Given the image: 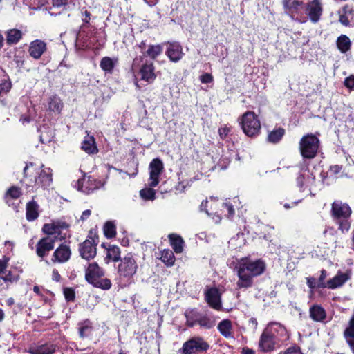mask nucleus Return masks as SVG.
Instances as JSON below:
<instances>
[{
	"mask_svg": "<svg viewBox=\"0 0 354 354\" xmlns=\"http://www.w3.org/2000/svg\"><path fill=\"white\" fill-rule=\"evenodd\" d=\"M342 169V166L335 165L330 167L329 172L330 173V174L337 175L341 171Z\"/></svg>",
	"mask_w": 354,
	"mask_h": 354,
	"instance_id": "58",
	"label": "nucleus"
},
{
	"mask_svg": "<svg viewBox=\"0 0 354 354\" xmlns=\"http://www.w3.org/2000/svg\"><path fill=\"white\" fill-rule=\"evenodd\" d=\"M47 50L46 43L41 39H35L29 44L28 52L34 59H39Z\"/></svg>",
	"mask_w": 354,
	"mask_h": 354,
	"instance_id": "16",
	"label": "nucleus"
},
{
	"mask_svg": "<svg viewBox=\"0 0 354 354\" xmlns=\"http://www.w3.org/2000/svg\"><path fill=\"white\" fill-rule=\"evenodd\" d=\"M39 205L34 200L29 201L26 207V216L28 221H33L39 216Z\"/></svg>",
	"mask_w": 354,
	"mask_h": 354,
	"instance_id": "25",
	"label": "nucleus"
},
{
	"mask_svg": "<svg viewBox=\"0 0 354 354\" xmlns=\"http://www.w3.org/2000/svg\"><path fill=\"white\" fill-rule=\"evenodd\" d=\"M166 54L170 61L173 62H178L180 61L184 55L182 46L176 41L168 42Z\"/></svg>",
	"mask_w": 354,
	"mask_h": 354,
	"instance_id": "20",
	"label": "nucleus"
},
{
	"mask_svg": "<svg viewBox=\"0 0 354 354\" xmlns=\"http://www.w3.org/2000/svg\"><path fill=\"white\" fill-rule=\"evenodd\" d=\"M306 279H307L306 283L310 289L321 288V287H319L318 286L319 283L315 278L308 277Z\"/></svg>",
	"mask_w": 354,
	"mask_h": 354,
	"instance_id": "52",
	"label": "nucleus"
},
{
	"mask_svg": "<svg viewBox=\"0 0 354 354\" xmlns=\"http://www.w3.org/2000/svg\"><path fill=\"white\" fill-rule=\"evenodd\" d=\"M285 354H303L299 350L295 348H289L286 351Z\"/></svg>",
	"mask_w": 354,
	"mask_h": 354,
	"instance_id": "64",
	"label": "nucleus"
},
{
	"mask_svg": "<svg viewBox=\"0 0 354 354\" xmlns=\"http://www.w3.org/2000/svg\"><path fill=\"white\" fill-rule=\"evenodd\" d=\"M339 21L344 26H348L350 23L347 15L339 14Z\"/></svg>",
	"mask_w": 354,
	"mask_h": 354,
	"instance_id": "60",
	"label": "nucleus"
},
{
	"mask_svg": "<svg viewBox=\"0 0 354 354\" xmlns=\"http://www.w3.org/2000/svg\"><path fill=\"white\" fill-rule=\"evenodd\" d=\"M91 211L90 209L84 210L80 216V220L82 221H86L91 216Z\"/></svg>",
	"mask_w": 354,
	"mask_h": 354,
	"instance_id": "62",
	"label": "nucleus"
},
{
	"mask_svg": "<svg viewBox=\"0 0 354 354\" xmlns=\"http://www.w3.org/2000/svg\"><path fill=\"white\" fill-rule=\"evenodd\" d=\"M71 255V252L69 246L62 244L55 250L52 261L63 263L69 260Z\"/></svg>",
	"mask_w": 354,
	"mask_h": 354,
	"instance_id": "21",
	"label": "nucleus"
},
{
	"mask_svg": "<svg viewBox=\"0 0 354 354\" xmlns=\"http://www.w3.org/2000/svg\"><path fill=\"white\" fill-rule=\"evenodd\" d=\"M186 324L189 327L200 326L201 328L210 329L214 326V322L205 313H201L196 308L185 310Z\"/></svg>",
	"mask_w": 354,
	"mask_h": 354,
	"instance_id": "4",
	"label": "nucleus"
},
{
	"mask_svg": "<svg viewBox=\"0 0 354 354\" xmlns=\"http://www.w3.org/2000/svg\"><path fill=\"white\" fill-rule=\"evenodd\" d=\"M232 324L228 319L222 320L218 325V330L225 337L231 336Z\"/></svg>",
	"mask_w": 354,
	"mask_h": 354,
	"instance_id": "34",
	"label": "nucleus"
},
{
	"mask_svg": "<svg viewBox=\"0 0 354 354\" xmlns=\"http://www.w3.org/2000/svg\"><path fill=\"white\" fill-rule=\"evenodd\" d=\"M82 149L88 154H95L97 152L95 138L92 136L87 135L82 142Z\"/></svg>",
	"mask_w": 354,
	"mask_h": 354,
	"instance_id": "26",
	"label": "nucleus"
},
{
	"mask_svg": "<svg viewBox=\"0 0 354 354\" xmlns=\"http://www.w3.org/2000/svg\"><path fill=\"white\" fill-rule=\"evenodd\" d=\"M209 348V344L203 337L196 335L185 341L178 351V354H201L207 352Z\"/></svg>",
	"mask_w": 354,
	"mask_h": 354,
	"instance_id": "5",
	"label": "nucleus"
},
{
	"mask_svg": "<svg viewBox=\"0 0 354 354\" xmlns=\"http://www.w3.org/2000/svg\"><path fill=\"white\" fill-rule=\"evenodd\" d=\"M230 131V129L226 126L221 127L218 129V134L222 140H225Z\"/></svg>",
	"mask_w": 354,
	"mask_h": 354,
	"instance_id": "54",
	"label": "nucleus"
},
{
	"mask_svg": "<svg viewBox=\"0 0 354 354\" xmlns=\"http://www.w3.org/2000/svg\"><path fill=\"white\" fill-rule=\"evenodd\" d=\"M8 259H0V276L6 272L8 266Z\"/></svg>",
	"mask_w": 354,
	"mask_h": 354,
	"instance_id": "57",
	"label": "nucleus"
},
{
	"mask_svg": "<svg viewBox=\"0 0 354 354\" xmlns=\"http://www.w3.org/2000/svg\"><path fill=\"white\" fill-rule=\"evenodd\" d=\"M171 246L176 253H181L183 250L184 241L183 239L176 234L169 236Z\"/></svg>",
	"mask_w": 354,
	"mask_h": 354,
	"instance_id": "32",
	"label": "nucleus"
},
{
	"mask_svg": "<svg viewBox=\"0 0 354 354\" xmlns=\"http://www.w3.org/2000/svg\"><path fill=\"white\" fill-rule=\"evenodd\" d=\"M349 278V272H338L335 277L326 281V286H328V288L335 289L344 285Z\"/></svg>",
	"mask_w": 354,
	"mask_h": 354,
	"instance_id": "24",
	"label": "nucleus"
},
{
	"mask_svg": "<svg viewBox=\"0 0 354 354\" xmlns=\"http://www.w3.org/2000/svg\"><path fill=\"white\" fill-rule=\"evenodd\" d=\"M344 337L346 339L354 338V315L349 322V326L344 330Z\"/></svg>",
	"mask_w": 354,
	"mask_h": 354,
	"instance_id": "44",
	"label": "nucleus"
},
{
	"mask_svg": "<svg viewBox=\"0 0 354 354\" xmlns=\"http://www.w3.org/2000/svg\"><path fill=\"white\" fill-rule=\"evenodd\" d=\"M21 194V192L19 188L17 187H12L7 191L6 197H10L16 199L20 196Z\"/></svg>",
	"mask_w": 354,
	"mask_h": 354,
	"instance_id": "47",
	"label": "nucleus"
},
{
	"mask_svg": "<svg viewBox=\"0 0 354 354\" xmlns=\"http://www.w3.org/2000/svg\"><path fill=\"white\" fill-rule=\"evenodd\" d=\"M58 348L57 344L51 342H38L32 344L27 352L30 354H53Z\"/></svg>",
	"mask_w": 354,
	"mask_h": 354,
	"instance_id": "12",
	"label": "nucleus"
},
{
	"mask_svg": "<svg viewBox=\"0 0 354 354\" xmlns=\"http://www.w3.org/2000/svg\"><path fill=\"white\" fill-rule=\"evenodd\" d=\"M200 80L203 84L211 83L213 81V77L211 74L205 73L200 76Z\"/></svg>",
	"mask_w": 354,
	"mask_h": 354,
	"instance_id": "53",
	"label": "nucleus"
},
{
	"mask_svg": "<svg viewBox=\"0 0 354 354\" xmlns=\"http://www.w3.org/2000/svg\"><path fill=\"white\" fill-rule=\"evenodd\" d=\"M221 295L218 289L216 288H211L206 290L205 298L210 307L215 310H221Z\"/></svg>",
	"mask_w": 354,
	"mask_h": 354,
	"instance_id": "15",
	"label": "nucleus"
},
{
	"mask_svg": "<svg viewBox=\"0 0 354 354\" xmlns=\"http://www.w3.org/2000/svg\"><path fill=\"white\" fill-rule=\"evenodd\" d=\"M276 339L267 330H264L262 333L259 342V349L263 352H269L274 348Z\"/></svg>",
	"mask_w": 354,
	"mask_h": 354,
	"instance_id": "19",
	"label": "nucleus"
},
{
	"mask_svg": "<svg viewBox=\"0 0 354 354\" xmlns=\"http://www.w3.org/2000/svg\"><path fill=\"white\" fill-rule=\"evenodd\" d=\"M353 12V9L348 5H346L342 8V12L340 14L348 15H351Z\"/></svg>",
	"mask_w": 354,
	"mask_h": 354,
	"instance_id": "61",
	"label": "nucleus"
},
{
	"mask_svg": "<svg viewBox=\"0 0 354 354\" xmlns=\"http://www.w3.org/2000/svg\"><path fill=\"white\" fill-rule=\"evenodd\" d=\"M223 205L227 210V216H228V218L232 217L234 215V214H235V211H234L233 205L232 204L227 203V202L224 203L223 204Z\"/></svg>",
	"mask_w": 354,
	"mask_h": 354,
	"instance_id": "55",
	"label": "nucleus"
},
{
	"mask_svg": "<svg viewBox=\"0 0 354 354\" xmlns=\"http://www.w3.org/2000/svg\"><path fill=\"white\" fill-rule=\"evenodd\" d=\"M351 213V209L347 203L341 201H335L333 203L331 215L335 222L339 225V230L342 233L348 232L350 230Z\"/></svg>",
	"mask_w": 354,
	"mask_h": 354,
	"instance_id": "2",
	"label": "nucleus"
},
{
	"mask_svg": "<svg viewBox=\"0 0 354 354\" xmlns=\"http://www.w3.org/2000/svg\"><path fill=\"white\" fill-rule=\"evenodd\" d=\"M161 260L167 266H171L174 263V255L171 250H164L162 254Z\"/></svg>",
	"mask_w": 354,
	"mask_h": 354,
	"instance_id": "42",
	"label": "nucleus"
},
{
	"mask_svg": "<svg viewBox=\"0 0 354 354\" xmlns=\"http://www.w3.org/2000/svg\"><path fill=\"white\" fill-rule=\"evenodd\" d=\"M153 187L142 189L140 191V197L145 201H153L156 198V192Z\"/></svg>",
	"mask_w": 354,
	"mask_h": 354,
	"instance_id": "40",
	"label": "nucleus"
},
{
	"mask_svg": "<svg viewBox=\"0 0 354 354\" xmlns=\"http://www.w3.org/2000/svg\"><path fill=\"white\" fill-rule=\"evenodd\" d=\"M64 295L66 301H73L75 299V292L72 288H66L64 289Z\"/></svg>",
	"mask_w": 354,
	"mask_h": 354,
	"instance_id": "50",
	"label": "nucleus"
},
{
	"mask_svg": "<svg viewBox=\"0 0 354 354\" xmlns=\"http://www.w3.org/2000/svg\"><path fill=\"white\" fill-rule=\"evenodd\" d=\"M104 234L109 239L113 238L116 234L115 225L112 221H107L104 225Z\"/></svg>",
	"mask_w": 354,
	"mask_h": 354,
	"instance_id": "39",
	"label": "nucleus"
},
{
	"mask_svg": "<svg viewBox=\"0 0 354 354\" xmlns=\"http://www.w3.org/2000/svg\"><path fill=\"white\" fill-rule=\"evenodd\" d=\"M42 230L45 234L50 236L54 234H57L54 221L52 223L44 224Z\"/></svg>",
	"mask_w": 354,
	"mask_h": 354,
	"instance_id": "46",
	"label": "nucleus"
},
{
	"mask_svg": "<svg viewBox=\"0 0 354 354\" xmlns=\"http://www.w3.org/2000/svg\"><path fill=\"white\" fill-rule=\"evenodd\" d=\"M285 134V130L283 128L273 129L268 133V140L271 143L279 142Z\"/></svg>",
	"mask_w": 354,
	"mask_h": 354,
	"instance_id": "33",
	"label": "nucleus"
},
{
	"mask_svg": "<svg viewBox=\"0 0 354 354\" xmlns=\"http://www.w3.org/2000/svg\"><path fill=\"white\" fill-rule=\"evenodd\" d=\"M344 85L349 91H354V75H351L350 76L347 77L344 80Z\"/></svg>",
	"mask_w": 354,
	"mask_h": 354,
	"instance_id": "49",
	"label": "nucleus"
},
{
	"mask_svg": "<svg viewBox=\"0 0 354 354\" xmlns=\"http://www.w3.org/2000/svg\"><path fill=\"white\" fill-rule=\"evenodd\" d=\"M22 37V32L17 29H11L6 32V41L9 45L18 43Z\"/></svg>",
	"mask_w": 354,
	"mask_h": 354,
	"instance_id": "31",
	"label": "nucleus"
},
{
	"mask_svg": "<svg viewBox=\"0 0 354 354\" xmlns=\"http://www.w3.org/2000/svg\"><path fill=\"white\" fill-rule=\"evenodd\" d=\"M257 320L256 318H254V317H251L250 319H249V326L252 328L254 330H256L257 327Z\"/></svg>",
	"mask_w": 354,
	"mask_h": 354,
	"instance_id": "63",
	"label": "nucleus"
},
{
	"mask_svg": "<svg viewBox=\"0 0 354 354\" xmlns=\"http://www.w3.org/2000/svg\"><path fill=\"white\" fill-rule=\"evenodd\" d=\"M56 238V236H48L40 239L37 244V254L39 257H44L48 252L54 248Z\"/></svg>",
	"mask_w": 354,
	"mask_h": 354,
	"instance_id": "14",
	"label": "nucleus"
},
{
	"mask_svg": "<svg viewBox=\"0 0 354 354\" xmlns=\"http://www.w3.org/2000/svg\"><path fill=\"white\" fill-rule=\"evenodd\" d=\"M164 169L162 161L160 158H154L149 165V178L148 185L149 187H156L160 182V176Z\"/></svg>",
	"mask_w": 354,
	"mask_h": 354,
	"instance_id": "11",
	"label": "nucleus"
},
{
	"mask_svg": "<svg viewBox=\"0 0 354 354\" xmlns=\"http://www.w3.org/2000/svg\"><path fill=\"white\" fill-rule=\"evenodd\" d=\"M319 140L315 136L308 134L303 136L299 142V150L304 159H313L317 155Z\"/></svg>",
	"mask_w": 354,
	"mask_h": 354,
	"instance_id": "7",
	"label": "nucleus"
},
{
	"mask_svg": "<svg viewBox=\"0 0 354 354\" xmlns=\"http://www.w3.org/2000/svg\"><path fill=\"white\" fill-rule=\"evenodd\" d=\"M97 239L96 234H88V239L80 244L79 252L82 259L89 261L96 256Z\"/></svg>",
	"mask_w": 354,
	"mask_h": 354,
	"instance_id": "9",
	"label": "nucleus"
},
{
	"mask_svg": "<svg viewBox=\"0 0 354 354\" xmlns=\"http://www.w3.org/2000/svg\"><path fill=\"white\" fill-rule=\"evenodd\" d=\"M337 46L339 51L346 53L351 48L350 39L345 35H341L337 39Z\"/></svg>",
	"mask_w": 354,
	"mask_h": 354,
	"instance_id": "30",
	"label": "nucleus"
},
{
	"mask_svg": "<svg viewBox=\"0 0 354 354\" xmlns=\"http://www.w3.org/2000/svg\"><path fill=\"white\" fill-rule=\"evenodd\" d=\"M310 317L315 322H323L326 317V313L322 306L313 305L310 308Z\"/></svg>",
	"mask_w": 354,
	"mask_h": 354,
	"instance_id": "27",
	"label": "nucleus"
},
{
	"mask_svg": "<svg viewBox=\"0 0 354 354\" xmlns=\"http://www.w3.org/2000/svg\"><path fill=\"white\" fill-rule=\"evenodd\" d=\"M306 14L313 23H317L322 15L323 9L320 0H312L305 6Z\"/></svg>",
	"mask_w": 354,
	"mask_h": 354,
	"instance_id": "13",
	"label": "nucleus"
},
{
	"mask_svg": "<svg viewBox=\"0 0 354 354\" xmlns=\"http://www.w3.org/2000/svg\"><path fill=\"white\" fill-rule=\"evenodd\" d=\"M117 62V59L104 57L100 61V66L106 74H112Z\"/></svg>",
	"mask_w": 354,
	"mask_h": 354,
	"instance_id": "28",
	"label": "nucleus"
},
{
	"mask_svg": "<svg viewBox=\"0 0 354 354\" xmlns=\"http://www.w3.org/2000/svg\"><path fill=\"white\" fill-rule=\"evenodd\" d=\"M53 137H54V132L53 131H50V133L49 134L47 133L46 136L42 131L41 134L40 135V141L42 143H48V142H50L52 140Z\"/></svg>",
	"mask_w": 354,
	"mask_h": 354,
	"instance_id": "51",
	"label": "nucleus"
},
{
	"mask_svg": "<svg viewBox=\"0 0 354 354\" xmlns=\"http://www.w3.org/2000/svg\"><path fill=\"white\" fill-rule=\"evenodd\" d=\"M140 80L149 84L153 82L156 78L155 67L152 62L146 61L140 67L139 71Z\"/></svg>",
	"mask_w": 354,
	"mask_h": 354,
	"instance_id": "17",
	"label": "nucleus"
},
{
	"mask_svg": "<svg viewBox=\"0 0 354 354\" xmlns=\"http://www.w3.org/2000/svg\"><path fill=\"white\" fill-rule=\"evenodd\" d=\"M276 339L287 338L288 332L284 326L279 322H271L265 328Z\"/></svg>",
	"mask_w": 354,
	"mask_h": 354,
	"instance_id": "23",
	"label": "nucleus"
},
{
	"mask_svg": "<svg viewBox=\"0 0 354 354\" xmlns=\"http://www.w3.org/2000/svg\"><path fill=\"white\" fill-rule=\"evenodd\" d=\"M106 258L116 262L120 261V249L116 245H111L107 248Z\"/></svg>",
	"mask_w": 354,
	"mask_h": 354,
	"instance_id": "35",
	"label": "nucleus"
},
{
	"mask_svg": "<svg viewBox=\"0 0 354 354\" xmlns=\"http://www.w3.org/2000/svg\"><path fill=\"white\" fill-rule=\"evenodd\" d=\"M93 327L89 320H84L79 324V333L81 337H88L93 335Z\"/></svg>",
	"mask_w": 354,
	"mask_h": 354,
	"instance_id": "29",
	"label": "nucleus"
},
{
	"mask_svg": "<svg viewBox=\"0 0 354 354\" xmlns=\"http://www.w3.org/2000/svg\"><path fill=\"white\" fill-rule=\"evenodd\" d=\"M91 284L94 287L99 288L102 290H109L112 286L110 279L107 278H102V277L95 279Z\"/></svg>",
	"mask_w": 354,
	"mask_h": 354,
	"instance_id": "37",
	"label": "nucleus"
},
{
	"mask_svg": "<svg viewBox=\"0 0 354 354\" xmlns=\"http://www.w3.org/2000/svg\"><path fill=\"white\" fill-rule=\"evenodd\" d=\"M239 123L244 133L248 137L255 136L260 132L261 123L254 112H245Z\"/></svg>",
	"mask_w": 354,
	"mask_h": 354,
	"instance_id": "8",
	"label": "nucleus"
},
{
	"mask_svg": "<svg viewBox=\"0 0 354 354\" xmlns=\"http://www.w3.org/2000/svg\"><path fill=\"white\" fill-rule=\"evenodd\" d=\"M162 52V48L160 45H150L144 55L149 56L151 59H156Z\"/></svg>",
	"mask_w": 354,
	"mask_h": 354,
	"instance_id": "38",
	"label": "nucleus"
},
{
	"mask_svg": "<svg viewBox=\"0 0 354 354\" xmlns=\"http://www.w3.org/2000/svg\"><path fill=\"white\" fill-rule=\"evenodd\" d=\"M13 61L16 64V66L19 68H21L25 62V53L24 50H19L14 55Z\"/></svg>",
	"mask_w": 354,
	"mask_h": 354,
	"instance_id": "43",
	"label": "nucleus"
},
{
	"mask_svg": "<svg viewBox=\"0 0 354 354\" xmlns=\"http://www.w3.org/2000/svg\"><path fill=\"white\" fill-rule=\"evenodd\" d=\"M327 277V272L325 270H321V274H320V276L319 277V279H317V281L319 283V286L321 287V288H328V286H326V282H325V279Z\"/></svg>",
	"mask_w": 354,
	"mask_h": 354,
	"instance_id": "48",
	"label": "nucleus"
},
{
	"mask_svg": "<svg viewBox=\"0 0 354 354\" xmlns=\"http://www.w3.org/2000/svg\"><path fill=\"white\" fill-rule=\"evenodd\" d=\"M138 268L135 256L131 253H129L120 259L118 266V272L120 278L129 281L136 273Z\"/></svg>",
	"mask_w": 354,
	"mask_h": 354,
	"instance_id": "6",
	"label": "nucleus"
},
{
	"mask_svg": "<svg viewBox=\"0 0 354 354\" xmlns=\"http://www.w3.org/2000/svg\"><path fill=\"white\" fill-rule=\"evenodd\" d=\"M11 88V83L8 81L4 80L0 84V91L3 92H8Z\"/></svg>",
	"mask_w": 354,
	"mask_h": 354,
	"instance_id": "56",
	"label": "nucleus"
},
{
	"mask_svg": "<svg viewBox=\"0 0 354 354\" xmlns=\"http://www.w3.org/2000/svg\"><path fill=\"white\" fill-rule=\"evenodd\" d=\"M49 110L59 113L63 108V104L59 97L53 96L48 102Z\"/></svg>",
	"mask_w": 354,
	"mask_h": 354,
	"instance_id": "36",
	"label": "nucleus"
},
{
	"mask_svg": "<svg viewBox=\"0 0 354 354\" xmlns=\"http://www.w3.org/2000/svg\"><path fill=\"white\" fill-rule=\"evenodd\" d=\"M54 223L57 231V234H61L62 230H66L69 227V224L62 220L54 221Z\"/></svg>",
	"mask_w": 354,
	"mask_h": 354,
	"instance_id": "45",
	"label": "nucleus"
},
{
	"mask_svg": "<svg viewBox=\"0 0 354 354\" xmlns=\"http://www.w3.org/2000/svg\"><path fill=\"white\" fill-rule=\"evenodd\" d=\"M41 167L42 169L37 172L38 176L35 178V186L47 188L53 181L51 169L48 167L45 168L44 165Z\"/></svg>",
	"mask_w": 354,
	"mask_h": 354,
	"instance_id": "18",
	"label": "nucleus"
},
{
	"mask_svg": "<svg viewBox=\"0 0 354 354\" xmlns=\"http://www.w3.org/2000/svg\"><path fill=\"white\" fill-rule=\"evenodd\" d=\"M238 281L237 288L248 289L252 286L253 279L263 274L266 270V263L261 259L250 260L241 259L236 266Z\"/></svg>",
	"mask_w": 354,
	"mask_h": 354,
	"instance_id": "1",
	"label": "nucleus"
},
{
	"mask_svg": "<svg viewBox=\"0 0 354 354\" xmlns=\"http://www.w3.org/2000/svg\"><path fill=\"white\" fill-rule=\"evenodd\" d=\"M284 12L294 20L302 22V10L304 8L301 0H283Z\"/></svg>",
	"mask_w": 354,
	"mask_h": 354,
	"instance_id": "10",
	"label": "nucleus"
},
{
	"mask_svg": "<svg viewBox=\"0 0 354 354\" xmlns=\"http://www.w3.org/2000/svg\"><path fill=\"white\" fill-rule=\"evenodd\" d=\"M54 7H62L68 3V0H52Z\"/></svg>",
	"mask_w": 354,
	"mask_h": 354,
	"instance_id": "59",
	"label": "nucleus"
},
{
	"mask_svg": "<svg viewBox=\"0 0 354 354\" xmlns=\"http://www.w3.org/2000/svg\"><path fill=\"white\" fill-rule=\"evenodd\" d=\"M297 187L301 192L314 196L313 188L315 185V176L310 173L305 161L299 167V174L296 178Z\"/></svg>",
	"mask_w": 354,
	"mask_h": 354,
	"instance_id": "3",
	"label": "nucleus"
},
{
	"mask_svg": "<svg viewBox=\"0 0 354 354\" xmlns=\"http://www.w3.org/2000/svg\"><path fill=\"white\" fill-rule=\"evenodd\" d=\"M104 276L103 270L99 267L97 263H90L86 270L85 279L89 283L93 282L95 279Z\"/></svg>",
	"mask_w": 354,
	"mask_h": 354,
	"instance_id": "22",
	"label": "nucleus"
},
{
	"mask_svg": "<svg viewBox=\"0 0 354 354\" xmlns=\"http://www.w3.org/2000/svg\"><path fill=\"white\" fill-rule=\"evenodd\" d=\"M0 278L3 282L7 283V287H8L11 283L17 282L19 279V276L15 275L11 271H8V272H6L3 274H1Z\"/></svg>",
	"mask_w": 354,
	"mask_h": 354,
	"instance_id": "41",
	"label": "nucleus"
}]
</instances>
